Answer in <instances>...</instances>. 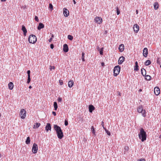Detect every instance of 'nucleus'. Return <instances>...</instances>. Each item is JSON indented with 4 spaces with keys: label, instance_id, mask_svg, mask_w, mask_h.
<instances>
[{
    "label": "nucleus",
    "instance_id": "obj_1",
    "mask_svg": "<svg viewBox=\"0 0 161 161\" xmlns=\"http://www.w3.org/2000/svg\"><path fill=\"white\" fill-rule=\"evenodd\" d=\"M54 128L56 131L58 138L59 139H62L64 136V135L61 128L57 125H54Z\"/></svg>",
    "mask_w": 161,
    "mask_h": 161
},
{
    "label": "nucleus",
    "instance_id": "obj_2",
    "mask_svg": "<svg viewBox=\"0 0 161 161\" xmlns=\"http://www.w3.org/2000/svg\"><path fill=\"white\" fill-rule=\"evenodd\" d=\"M146 132L144 131L143 128H141L140 130V132L138 134V136L140 139H141L142 142H144L146 140L147 135Z\"/></svg>",
    "mask_w": 161,
    "mask_h": 161
},
{
    "label": "nucleus",
    "instance_id": "obj_3",
    "mask_svg": "<svg viewBox=\"0 0 161 161\" xmlns=\"http://www.w3.org/2000/svg\"><path fill=\"white\" fill-rule=\"evenodd\" d=\"M137 111L139 113H141L143 117L146 116V111L143 110V107L142 105L139 106L137 108Z\"/></svg>",
    "mask_w": 161,
    "mask_h": 161
},
{
    "label": "nucleus",
    "instance_id": "obj_4",
    "mask_svg": "<svg viewBox=\"0 0 161 161\" xmlns=\"http://www.w3.org/2000/svg\"><path fill=\"white\" fill-rule=\"evenodd\" d=\"M37 39L36 36L33 35L30 36L28 41L30 43H34L36 42Z\"/></svg>",
    "mask_w": 161,
    "mask_h": 161
},
{
    "label": "nucleus",
    "instance_id": "obj_5",
    "mask_svg": "<svg viewBox=\"0 0 161 161\" xmlns=\"http://www.w3.org/2000/svg\"><path fill=\"white\" fill-rule=\"evenodd\" d=\"M120 69V67L119 65L115 66L114 70V75L116 76L119 73Z\"/></svg>",
    "mask_w": 161,
    "mask_h": 161
},
{
    "label": "nucleus",
    "instance_id": "obj_6",
    "mask_svg": "<svg viewBox=\"0 0 161 161\" xmlns=\"http://www.w3.org/2000/svg\"><path fill=\"white\" fill-rule=\"evenodd\" d=\"M19 115L21 119H24L26 116V111L24 109H21Z\"/></svg>",
    "mask_w": 161,
    "mask_h": 161
},
{
    "label": "nucleus",
    "instance_id": "obj_7",
    "mask_svg": "<svg viewBox=\"0 0 161 161\" xmlns=\"http://www.w3.org/2000/svg\"><path fill=\"white\" fill-rule=\"evenodd\" d=\"M38 150V146L37 145L34 143L33 144L32 148V152L34 153H37Z\"/></svg>",
    "mask_w": 161,
    "mask_h": 161
},
{
    "label": "nucleus",
    "instance_id": "obj_8",
    "mask_svg": "<svg viewBox=\"0 0 161 161\" xmlns=\"http://www.w3.org/2000/svg\"><path fill=\"white\" fill-rule=\"evenodd\" d=\"M96 23L98 24H100L102 23V19L101 17H96L95 19Z\"/></svg>",
    "mask_w": 161,
    "mask_h": 161
},
{
    "label": "nucleus",
    "instance_id": "obj_9",
    "mask_svg": "<svg viewBox=\"0 0 161 161\" xmlns=\"http://www.w3.org/2000/svg\"><path fill=\"white\" fill-rule=\"evenodd\" d=\"M154 92L156 95H158L160 93V90L159 88L158 87H156L154 89Z\"/></svg>",
    "mask_w": 161,
    "mask_h": 161
},
{
    "label": "nucleus",
    "instance_id": "obj_10",
    "mask_svg": "<svg viewBox=\"0 0 161 161\" xmlns=\"http://www.w3.org/2000/svg\"><path fill=\"white\" fill-rule=\"evenodd\" d=\"M133 29L134 31L136 32L137 33L139 30V25L137 24H135L133 26Z\"/></svg>",
    "mask_w": 161,
    "mask_h": 161
},
{
    "label": "nucleus",
    "instance_id": "obj_11",
    "mask_svg": "<svg viewBox=\"0 0 161 161\" xmlns=\"http://www.w3.org/2000/svg\"><path fill=\"white\" fill-rule=\"evenodd\" d=\"M148 54V49L146 47L144 48L143 49V55L145 57H147Z\"/></svg>",
    "mask_w": 161,
    "mask_h": 161
},
{
    "label": "nucleus",
    "instance_id": "obj_12",
    "mask_svg": "<svg viewBox=\"0 0 161 161\" xmlns=\"http://www.w3.org/2000/svg\"><path fill=\"white\" fill-rule=\"evenodd\" d=\"M63 14L65 17H67L69 15V11L67 9L64 8L63 9Z\"/></svg>",
    "mask_w": 161,
    "mask_h": 161
},
{
    "label": "nucleus",
    "instance_id": "obj_13",
    "mask_svg": "<svg viewBox=\"0 0 161 161\" xmlns=\"http://www.w3.org/2000/svg\"><path fill=\"white\" fill-rule=\"evenodd\" d=\"M125 59V58L123 56H121L119 57L118 60V64H121L124 61Z\"/></svg>",
    "mask_w": 161,
    "mask_h": 161
},
{
    "label": "nucleus",
    "instance_id": "obj_14",
    "mask_svg": "<svg viewBox=\"0 0 161 161\" xmlns=\"http://www.w3.org/2000/svg\"><path fill=\"white\" fill-rule=\"evenodd\" d=\"M21 30L23 32L24 36H26V33L27 32V30L24 25H22Z\"/></svg>",
    "mask_w": 161,
    "mask_h": 161
},
{
    "label": "nucleus",
    "instance_id": "obj_15",
    "mask_svg": "<svg viewBox=\"0 0 161 161\" xmlns=\"http://www.w3.org/2000/svg\"><path fill=\"white\" fill-rule=\"evenodd\" d=\"M51 126L50 123H47V125L46 126V130L47 132H48V130H51Z\"/></svg>",
    "mask_w": 161,
    "mask_h": 161
},
{
    "label": "nucleus",
    "instance_id": "obj_16",
    "mask_svg": "<svg viewBox=\"0 0 161 161\" xmlns=\"http://www.w3.org/2000/svg\"><path fill=\"white\" fill-rule=\"evenodd\" d=\"M69 50V48L67 44H64L63 45V51L64 52L66 53Z\"/></svg>",
    "mask_w": 161,
    "mask_h": 161
},
{
    "label": "nucleus",
    "instance_id": "obj_17",
    "mask_svg": "<svg viewBox=\"0 0 161 161\" xmlns=\"http://www.w3.org/2000/svg\"><path fill=\"white\" fill-rule=\"evenodd\" d=\"M119 49L120 52H122L124 49V44H121L119 46Z\"/></svg>",
    "mask_w": 161,
    "mask_h": 161
},
{
    "label": "nucleus",
    "instance_id": "obj_18",
    "mask_svg": "<svg viewBox=\"0 0 161 161\" xmlns=\"http://www.w3.org/2000/svg\"><path fill=\"white\" fill-rule=\"evenodd\" d=\"M89 111L90 113H92L95 109V107L92 105H89Z\"/></svg>",
    "mask_w": 161,
    "mask_h": 161
},
{
    "label": "nucleus",
    "instance_id": "obj_19",
    "mask_svg": "<svg viewBox=\"0 0 161 161\" xmlns=\"http://www.w3.org/2000/svg\"><path fill=\"white\" fill-rule=\"evenodd\" d=\"M44 27V25L42 23H39L38 26L37 27V29L38 30H40L41 29H42Z\"/></svg>",
    "mask_w": 161,
    "mask_h": 161
},
{
    "label": "nucleus",
    "instance_id": "obj_20",
    "mask_svg": "<svg viewBox=\"0 0 161 161\" xmlns=\"http://www.w3.org/2000/svg\"><path fill=\"white\" fill-rule=\"evenodd\" d=\"M8 86L10 90H12L14 86L13 83L12 82H10L8 84Z\"/></svg>",
    "mask_w": 161,
    "mask_h": 161
},
{
    "label": "nucleus",
    "instance_id": "obj_21",
    "mask_svg": "<svg viewBox=\"0 0 161 161\" xmlns=\"http://www.w3.org/2000/svg\"><path fill=\"white\" fill-rule=\"evenodd\" d=\"M74 84V82L73 80H70L69 81L68 85L69 87H71Z\"/></svg>",
    "mask_w": 161,
    "mask_h": 161
},
{
    "label": "nucleus",
    "instance_id": "obj_22",
    "mask_svg": "<svg viewBox=\"0 0 161 161\" xmlns=\"http://www.w3.org/2000/svg\"><path fill=\"white\" fill-rule=\"evenodd\" d=\"M159 7V4L158 2H155L154 4V8L155 10L157 9Z\"/></svg>",
    "mask_w": 161,
    "mask_h": 161
},
{
    "label": "nucleus",
    "instance_id": "obj_23",
    "mask_svg": "<svg viewBox=\"0 0 161 161\" xmlns=\"http://www.w3.org/2000/svg\"><path fill=\"white\" fill-rule=\"evenodd\" d=\"M141 72L143 76H144L146 75V71L145 69L143 68L141 70Z\"/></svg>",
    "mask_w": 161,
    "mask_h": 161
},
{
    "label": "nucleus",
    "instance_id": "obj_24",
    "mask_svg": "<svg viewBox=\"0 0 161 161\" xmlns=\"http://www.w3.org/2000/svg\"><path fill=\"white\" fill-rule=\"evenodd\" d=\"M138 63L137 61H136L135 62V68L134 69V70L136 71H138L139 70L138 69Z\"/></svg>",
    "mask_w": 161,
    "mask_h": 161
},
{
    "label": "nucleus",
    "instance_id": "obj_25",
    "mask_svg": "<svg viewBox=\"0 0 161 161\" xmlns=\"http://www.w3.org/2000/svg\"><path fill=\"white\" fill-rule=\"evenodd\" d=\"M151 64V61L149 60H147L144 63L145 64L146 66H148Z\"/></svg>",
    "mask_w": 161,
    "mask_h": 161
},
{
    "label": "nucleus",
    "instance_id": "obj_26",
    "mask_svg": "<svg viewBox=\"0 0 161 161\" xmlns=\"http://www.w3.org/2000/svg\"><path fill=\"white\" fill-rule=\"evenodd\" d=\"M91 131H92V133L95 136L96 134V131L95 130L94 128L93 127V126H92L91 127Z\"/></svg>",
    "mask_w": 161,
    "mask_h": 161
},
{
    "label": "nucleus",
    "instance_id": "obj_27",
    "mask_svg": "<svg viewBox=\"0 0 161 161\" xmlns=\"http://www.w3.org/2000/svg\"><path fill=\"white\" fill-rule=\"evenodd\" d=\"M145 78L146 80H151V77L149 75H145Z\"/></svg>",
    "mask_w": 161,
    "mask_h": 161
},
{
    "label": "nucleus",
    "instance_id": "obj_28",
    "mask_svg": "<svg viewBox=\"0 0 161 161\" xmlns=\"http://www.w3.org/2000/svg\"><path fill=\"white\" fill-rule=\"evenodd\" d=\"M30 137L29 136H28L27 137L26 140L25 141V143L26 144H28L30 143Z\"/></svg>",
    "mask_w": 161,
    "mask_h": 161
},
{
    "label": "nucleus",
    "instance_id": "obj_29",
    "mask_svg": "<svg viewBox=\"0 0 161 161\" xmlns=\"http://www.w3.org/2000/svg\"><path fill=\"white\" fill-rule=\"evenodd\" d=\"M53 106L54 108V110H57L58 108V105L57 103L56 102H54Z\"/></svg>",
    "mask_w": 161,
    "mask_h": 161
},
{
    "label": "nucleus",
    "instance_id": "obj_30",
    "mask_svg": "<svg viewBox=\"0 0 161 161\" xmlns=\"http://www.w3.org/2000/svg\"><path fill=\"white\" fill-rule=\"evenodd\" d=\"M36 125H34V127H33L34 128H37L41 125V124L40 123H36Z\"/></svg>",
    "mask_w": 161,
    "mask_h": 161
},
{
    "label": "nucleus",
    "instance_id": "obj_31",
    "mask_svg": "<svg viewBox=\"0 0 161 161\" xmlns=\"http://www.w3.org/2000/svg\"><path fill=\"white\" fill-rule=\"evenodd\" d=\"M103 47L101 49H99V47H98V51H99L100 54L101 55H103Z\"/></svg>",
    "mask_w": 161,
    "mask_h": 161
},
{
    "label": "nucleus",
    "instance_id": "obj_32",
    "mask_svg": "<svg viewBox=\"0 0 161 161\" xmlns=\"http://www.w3.org/2000/svg\"><path fill=\"white\" fill-rule=\"evenodd\" d=\"M68 38L70 40H72L73 39V37L71 35H69L68 36Z\"/></svg>",
    "mask_w": 161,
    "mask_h": 161
},
{
    "label": "nucleus",
    "instance_id": "obj_33",
    "mask_svg": "<svg viewBox=\"0 0 161 161\" xmlns=\"http://www.w3.org/2000/svg\"><path fill=\"white\" fill-rule=\"evenodd\" d=\"M84 55L85 53L84 52H82V60L83 61H85V58H84Z\"/></svg>",
    "mask_w": 161,
    "mask_h": 161
},
{
    "label": "nucleus",
    "instance_id": "obj_34",
    "mask_svg": "<svg viewBox=\"0 0 161 161\" xmlns=\"http://www.w3.org/2000/svg\"><path fill=\"white\" fill-rule=\"evenodd\" d=\"M160 58H158L157 61V63L159 65L160 64L161 62H160Z\"/></svg>",
    "mask_w": 161,
    "mask_h": 161
},
{
    "label": "nucleus",
    "instance_id": "obj_35",
    "mask_svg": "<svg viewBox=\"0 0 161 161\" xmlns=\"http://www.w3.org/2000/svg\"><path fill=\"white\" fill-rule=\"evenodd\" d=\"M116 11H117V15H118L119 14L120 11L118 7L116 8Z\"/></svg>",
    "mask_w": 161,
    "mask_h": 161
},
{
    "label": "nucleus",
    "instance_id": "obj_36",
    "mask_svg": "<svg viewBox=\"0 0 161 161\" xmlns=\"http://www.w3.org/2000/svg\"><path fill=\"white\" fill-rule=\"evenodd\" d=\"M49 8L52 11L53 9V6L51 3H50L49 4Z\"/></svg>",
    "mask_w": 161,
    "mask_h": 161
},
{
    "label": "nucleus",
    "instance_id": "obj_37",
    "mask_svg": "<svg viewBox=\"0 0 161 161\" xmlns=\"http://www.w3.org/2000/svg\"><path fill=\"white\" fill-rule=\"evenodd\" d=\"M31 81V76H28V79L27 81V83L29 84Z\"/></svg>",
    "mask_w": 161,
    "mask_h": 161
},
{
    "label": "nucleus",
    "instance_id": "obj_38",
    "mask_svg": "<svg viewBox=\"0 0 161 161\" xmlns=\"http://www.w3.org/2000/svg\"><path fill=\"white\" fill-rule=\"evenodd\" d=\"M104 129L105 130V131H106V132L107 133V135H108L110 136V132L105 129Z\"/></svg>",
    "mask_w": 161,
    "mask_h": 161
},
{
    "label": "nucleus",
    "instance_id": "obj_39",
    "mask_svg": "<svg viewBox=\"0 0 161 161\" xmlns=\"http://www.w3.org/2000/svg\"><path fill=\"white\" fill-rule=\"evenodd\" d=\"M124 149L125 151H128L129 150V147L128 146H125Z\"/></svg>",
    "mask_w": 161,
    "mask_h": 161
},
{
    "label": "nucleus",
    "instance_id": "obj_40",
    "mask_svg": "<svg viewBox=\"0 0 161 161\" xmlns=\"http://www.w3.org/2000/svg\"><path fill=\"white\" fill-rule=\"evenodd\" d=\"M35 19L36 21L37 22H38V21H39L38 17L37 16H36L35 17Z\"/></svg>",
    "mask_w": 161,
    "mask_h": 161
},
{
    "label": "nucleus",
    "instance_id": "obj_41",
    "mask_svg": "<svg viewBox=\"0 0 161 161\" xmlns=\"http://www.w3.org/2000/svg\"><path fill=\"white\" fill-rule=\"evenodd\" d=\"M55 67L54 66H50V69L51 70H52V69H54Z\"/></svg>",
    "mask_w": 161,
    "mask_h": 161
},
{
    "label": "nucleus",
    "instance_id": "obj_42",
    "mask_svg": "<svg viewBox=\"0 0 161 161\" xmlns=\"http://www.w3.org/2000/svg\"><path fill=\"white\" fill-rule=\"evenodd\" d=\"M58 102H61L62 101V98L61 97H58Z\"/></svg>",
    "mask_w": 161,
    "mask_h": 161
},
{
    "label": "nucleus",
    "instance_id": "obj_43",
    "mask_svg": "<svg viewBox=\"0 0 161 161\" xmlns=\"http://www.w3.org/2000/svg\"><path fill=\"white\" fill-rule=\"evenodd\" d=\"M68 123L67 121L65 120L64 121V125L65 126H67L68 125Z\"/></svg>",
    "mask_w": 161,
    "mask_h": 161
},
{
    "label": "nucleus",
    "instance_id": "obj_44",
    "mask_svg": "<svg viewBox=\"0 0 161 161\" xmlns=\"http://www.w3.org/2000/svg\"><path fill=\"white\" fill-rule=\"evenodd\" d=\"M27 73L28 74V76H30L31 71L30 70H28L27 71Z\"/></svg>",
    "mask_w": 161,
    "mask_h": 161
},
{
    "label": "nucleus",
    "instance_id": "obj_45",
    "mask_svg": "<svg viewBox=\"0 0 161 161\" xmlns=\"http://www.w3.org/2000/svg\"><path fill=\"white\" fill-rule=\"evenodd\" d=\"M50 48L53 49L54 48V45L53 44H51L50 45Z\"/></svg>",
    "mask_w": 161,
    "mask_h": 161
},
{
    "label": "nucleus",
    "instance_id": "obj_46",
    "mask_svg": "<svg viewBox=\"0 0 161 161\" xmlns=\"http://www.w3.org/2000/svg\"><path fill=\"white\" fill-rule=\"evenodd\" d=\"M145 160L144 159H140L139 160H137V161H145Z\"/></svg>",
    "mask_w": 161,
    "mask_h": 161
},
{
    "label": "nucleus",
    "instance_id": "obj_47",
    "mask_svg": "<svg viewBox=\"0 0 161 161\" xmlns=\"http://www.w3.org/2000/svg\"><path fill=\"white\" fill-rule=\"evenodd\" d=\"M52 114L54 116H56V112L54 111L52 112Z\"/></svg>",
    "mask_w": 161,
    "mask_h": 161
},
{
    "label": "nucleus",
    "instance_id": "obj_48",
    "mask_svg": "<svg viewBox=\"0 0 161 161\" xmlns=\"http://www.w3.org/2000/svg\"><path fill=\"white\" fill-rule=\"evenodd\" d=\"M101 125H102V126H103V129H105V128L103 126V125H104V122L103 121H102V123H101Z\"/></svg>",
    "mask_w": 161,
    "mask_h": 161
},
{
    "label": "nucleus",
    "instance_id": "obj_49",
    "mask_svg": "<svg viewBox=\"0 0 161 161\" xmlns=\"http://www.w3.org/2000/svg\"><path fill=\"white\" fill-rule=\"evenodd\" d=\"M52 38H50L48 40V41L49 42H51V41H52Z\"/></svg>",
    "mask_w": 161,
    "mask_h": 161
},
{
    "label": "nucleus",
    "instance_id": "obj_50",
    "mask_svg": "<svg viewBox=\"0 0 161 161\" xmlns=\"http://www.w3.org/2000/svg\"><path fill=\"white\" fill-rule=\"evenodd\" d=\"M59 82L60 83V84L61 85H62L63 83V82L62 81H61L60 80H59Z\"/></svg>",
    "mask_w": 161,
    "mask_h": 161
},
{
    "label": "nucleus",
    "instance_id": "obj_51",
    "mask_svg": "<svg viewBox=\"0 0 161 161\" xmlns=\"http://www.w3.org/2000/svg\"><path fill=\"white\" fill-rule=\"evenodd\" d=\"M101 65L102 66H104V62H102L101 63Z\"/></svg>",
    "mask_w": 161,
    "mask_h": 161
},
{
    "label": "nucleus",
    "instance_id": "obj_52",
    "mask_svg": "<svg viewBox=\"0 0 161 161\" xmlns=\"http://www.w3.org/2000/svg\"><path fill=\"white\" fill-rule=\"evenodd\" d=\"M51 34V33H50ZM54 37V35L53 34H52V36H51V38H53Z\"/></svg>",
    "mask_w": 161,
    "mask_h": 161
},
{
    "label": "nucleus",
    "instance_id": "obj_53",
    "mask_svg": "<svg viewBox=\"0 0 161 161\" xmlns=\"http://www.w3.org/2000/svg\"><path fill=\"white\" fill-rule=\"evenodd\" d=\"M118 94L119 96H121V93H120V92H118Z\"/></svg>",
    "mask_w": 161,
    "mask_h": 161
},
{
    "label": "nucleus",
    "instance_id": "obj_54",
    "mask_svg": "<svg viewBox=\"0 0 161 161\" xmlns=\"http://www.w3.org/2000/svg\"><path fill=\"white\" fill-rule=\"evenodd\" d=\"M73 2L74 3V4H76V2L75 1V0H73Z\"/></svg>",
    "mask_w": 161,
    "mask_h": 161
},
{
    "label": "nucleus",
    "instance_id": "obj_55",
    "mask_svg": "<svg viewBox=\"0 0 161 161\" xmlns=\"http://www.w3.org/2000/svg\"><path fill=\"white\" fill-rule=\"evenodd\" d=\"M138 10H136V14H137L138 13Z\"/></svg>",
    "mask_w": 161,
    "mask_h": 161
},
{
    "label": "nucleus",
    "instance_id": "obj_56",
    "mask_svg": "<svg viewBox=\"0 0 161 161\" xmlns=\"http://www.w3.org/2000/svg\"><path fill=\"white\" fill-rule=\"evenodd\" d=\"M2 2H5L6 0H1Z\"/></svg>",
    "mask_w": 161,
    "mask_h": 161
},
{
    "label": "nucleus",
    "instance_id": "obj_57",
    "mask_svg": "<svg viewBox=\"0 0 161 161\" xmlns=\"http://www.w3.org/2000/svg\"><path fill=\"white\" fill-rule=\"evenodd\" d=\"M31 88H32V87H31V86H29V88L30 89H31Z\"/></svg>",
    "mask_w": 161,
    "mask_h": 161
},
{
    "label": "nucleus",
    "instance_id": "obj_58",
    "mask_svg": "<svg viewBox=\"0 0 161 161\" xmlns=\"http://www.w3.org/2000/svg\"><path fill=\"white\" fill-rule=\"evenodd\" d=\"M142 91V90H141V89H140V90H139V91Z\"/></svg>",
    "mask_w": 161,
    "mask_h": 161
},
{
    "label": "nucleus",
    "instance_id": "obj_59",
    "mask_svg": "<svg viewBox=\"0 0 161 161\" xmlns=\"http://www.w3.org/2000/svg\"><path fill=\"white\" fill-rule=\"evenodd\" d=\"M160 67L161 68V64L160 65Z\"/></svg>",
    "mask_w": 161,
    "mask_h": 161
}]
</instances>
